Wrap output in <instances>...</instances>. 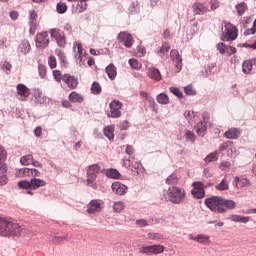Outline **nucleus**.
Listing matches in <instances>:
<instances>
[{"label": "nucleus", "mask_w": 256, "mask_h": 256, "mask_svg": "<svg viewBox=\"0 0 256 256\" xmlns=\"http://www.w3.org/2000/svg\"><path fill=\"white\" fill-rule=\"evenodd\" d=\"M100 171H101V167L98 164L90 165L86 173V176H87L86 185H89L93 189H97V185H95L94 183Z\"/></svg>", "instance_id": "5"}, {"label": "nucleus", "mask_w": 256, "mask_h": 256, "mask_svg": "<svg viewBox=\"0 0 256 256\" xmlns=\"http://www.w3.org/2000/svg\"><path fill=\"white\" fill-rule=\"evenodd\" d=\"M242 71L243 73H245V75H249V73H251V71H253V66L251 64V60H245L242 63Z\"/></svg>", "instance_id": "30"}, {"label": "nucleus", "mask_w": 256, "mask_h": 256, "mask_svg": "<svg viewBox=\"0 0 256 256\" xmlns=\"http://www.w3.org/2000/svg\"><path fill=\"white\" fill-rule=\"evenodd\" d=\"M55 54L57 55V57H59L62 63H67V56L65 55V52L63 50L56 49Z\"/></svg>", "instance_id": "44"}, {"label": "nucleus", "mask_w": 256, "mask_h": 256, "mask_svg": "<svg viewBox=\"0 0 256 256\" xmlns=\"http://www.w3.org/2000/svg\"><path fill=\"white\" fill-rule=\"evenodd\" d=\"M41 95H43V92H41L39 89L34 90V98L39 101V103H45L46 98H41Z\"/></svg>", "instance_id": "49"}, {"label": "nucleus", "mask_w": 256, "mask_h": 256, "mask_svg": "<svg viewBox=\"0 0 256 256\" xmlns=\"http://www.w3.org/2000/svg\"><path fill=\"white\" fill-rule=\"evenodd\" d=\"M19 189H32L31 180H21L18 182Z\"/></svg>", "instance_id": "41"}, {"label": "nucleus", "mask_w": 256, "mask_h": 256, "mask_svg": "<svg viewBox=\"0 0 256 256\" xmlns=\"http://www.w3.org/2000/svg\"><path fill=\"white\" fill-rule=\"evenodd\" d=\"M118 41H120V43H123L124 47H126L127 49H131V47H133V36L127 32H120L118 34Z\"/></svg>", "instance_id": "10"}, {"label": "nucleus", "mask_w": 256, "mask_h": 256, "mask_svg": "<svg viewBox=\"0 0 256 256\" xmlns=\"http://www.w3.org/2000/svg\"><path fill=\"white\" fill-rule=\"evenodd\" d=\"M219 159V152L215 151L210 153L204 158L205 163H213V161H217Z\"/></svg>", "instance_id": "33"}, {"label": "nucleus", "mask_w": 256, "mask_h": 256, "mask_svg": "<svg viewBox=\"0 0 256 256\" xmlns=\"http://www.w3.org/2000/svg\"><path fill=\"white\" fill-rule=\"evenodd\" d=\"M101 91H102V88H101V84H99V82H93L92 85H91V93L93 95H101Z\"/></svg>", "instance_id": "35"}, {"label": "nucleus", "mask_w": 256, "mask_h": 256, "mask_svg": "<svg viewBox=\"0 0 256 256\" xmlns=\"http://www.w3.org/2000/svg\"><path fill=\"white\" fill-rule=\"evenodd\" d=\"M240 136H241V130H239V128H230L224 133V137H226V139L235 140V139H239Z\"/></svg>", "instance_id": "17"}, {"label": "nucleus", "mask_w": 256, "mask_h": 256, "mask_svg": "<svg viewBox=\"0 0 256 256\" xmlns=\"http://www.w3.org/2000/svg\"><path fill=\"white\" fill-rule=\"evenodd\" d=\"M185 137L188 139V141H192V143L195 141V133L192 131H186Z\"/></svg>", "instance_id": "59"}, {"label": "nucleus", "mask_w": 256, "mask_h": 256, "mask_svg": "<svg viewBox=\"0 0 256 256\" xmlns=\"http://www.w3.org/2000/svg\"><path fill=\"white\" fill-rule=\"evenodd\" d=\"M224 31L222 32L221 41H235L237 39V27H235L231 22L223 21Z\"/></svg>", "instance_id": "3"}, {"label": "nucleus", "mask_w": 256, "mask_h": 256, "mask_svg": "<svg viewBox=\"0 0 256 256\" xmlns=\"http://www.w3.org/2000/svg\"><path fill=\"white\" fill-rule=\"evenodd\" d=\"M125 153L126 155H133V153H135V149L133 148V146L127 145Z\"/></svg>", "instance_id": "63"}, {"label": "nucleus", "mask_w": 256, "mask_h": 256, "mask_svg": "<svg viewBox=\"0 0 256 256\" xmlns=\"http://www.w3.org/2000/svg\"><path fill=\"white\" fill-rule=\"evenodd\" d=\"M170 93L176 97H179V99L183 98V92H181V90L177 87H170Z\"/></svg>", "instance_id": "52"}, {"label": "nucleus", "mask_w": 256, "mask_h": 256, "mask_svg": "<svg viewBox=\"0 0 256 256\" xmlns=\"http://www.w3.org/2000/svg\"><path fill=\"white\" fill-rule=\"evenodd\" d=\"M170 57L174 63H176L175 67L177 69V72L181 71L182 65H183V59L179 55V51L177 50H171Z\"/></svg>", "instance_id": "13"}, {"label": "nucleus", "mask_w": 256, "mask_h": 256, "mask_svg": "<svg viewBox=\"0 0 256 256\" xmlns=\"http://www.w3.org/2000/svg\"><path fill=\"white\" fill-rule=\"evenodd\" d=\"M231 145H233L232 141H226L223 142L222 144H220L219 146V151H227V149H229V147H231Z\"/></svg>", "instance_id": "53"}, {"label": "nucleus", "mask_w": 256, "mask_h": 256, "mask_svg": "<svg viewBox=\"0 0 256 256\" xmlns=\"http://www.w3.org/2000/svg\"><path fill=\"white\" fill-rule=\"evenodd\" d=\"M195 241H197V243H207V241H209V236L199 234L197 237H195Z\"/></svg>", "instance_id": "55"}, {"label": "nucleus", "mask_w": 256, "mask_h": 256, "mask_svg": "<svg viewBox=\"0 0 256 256\" xmlns=\"http://www.w3.org/2000/svg\"><path fill=\"white\" fill-rule=\"evenodd\" d=\"M29 15V25H37V12H35V10H31Z\"/></svg>", "instance_id": "42"}, {"label": "nucleus", "mask_w": 256, "mask_h": 256, "mask_svg": "<svg viewBox=\"0 0 256 256\" xmlns=\"http://www.w3.org/2000/svg\"><path fill=\"white\" fill-rule=\"evenodd\" d=\"M18 177H31V168H21L17 172Z\"/></svg>", "instance_id": "39"}, {"label": "nucleus", "mask_w": 256, "mask_h": 256, "mask_svg": "<svg viewBox=\"0 0 256 256\" xmlns=\"http://www.w3.org/2000/svg\"><path fill=\"white\" fill-rule=\"evenodd\" d=\"M111 189L115 195H125L129 188H127V185L121 183V182H114L111 185Z\"/></svg>", "instance_id": "12"}, {"label": "nucleus", "mask_w": 256, "mask_h": 256, "mask_svg": "<svg viewBox=\"0 0 256 256\" xmlns=\"http://www.w3.org/2000/svg\"><path fill=\"white\" fill-rule=\"evenodd\" d=\"M21 165L27 166L33 163V155L28 154L20 158Z\"/></svg>", "instance_id": "34"}, {"label": "nucleus", "mask_w": 256, "mask_h": 256, "mask_svg": "<svg viewBox=\"0 0 256 256\" xmlns=\"http://www.w3.org/2000/svg\"><path fill=\"white\" fill-rule=\"evenodd\" d=\"M139 253L143 255H152L151 253V246H142L139 248Z\"/></svg>", "instance_id": "54"}, {"label": "nucleus", "mask_w": 256, "mask_h": 256, "mask_svg": "<svg viewBox=\"0 0 256 256\" xmlns=\"http://www.w3.org/2000/svg\"><path fill=\"white\" fill-rule=\"evenodd\" d=\"M50 35L53 39H55L58 47L63 48L67 45V38H65V35L59 32V29H55V28L50 29Z\"/></svg>", "instance_id": "8"}, {"label": "nucleus", "mask_w": 256, "mask_h": 256, "mask_svg": "<svg viewBox=\"0 0 256 256\" xmlns=\"http://www.w3.org/2000/svg\"><path fill=\"white\" fill-rule=\"evenodd\" d=\"M168 200L175 205H179L185 199V190L179 187L171 186L167 191Z\"/></svg>", "instance_id": "4"}, {"label": "nucleus", "mask_w": 256, "mask_h": 256, "mask_svg": "<svg viewBox=\"0 0 256 256\" xmlns=\"http://www.w3.org/2000/svg\"><path fill=\"white\" fill-rule=\"evenodd\" d=\"M7 160V151L0 145V163Z\"/></svg>", "instance_id": "56"}, {"label": "nucleus", "mask_w": 256, "mask_h": 256, "mask_svg": "<svg viewBox=\"0 0 256 256\" xmlns=\"http://www.w3.org/2000/svg\"><path fill=\"white\" fill-rule=\"evenodd\" d=\"M23 233V228L17 222L0 217V236L1 237H19Z\"/></svg>", "instance_id": "2"}, {"label": "nucleus", "mask_w": 256, "mask_h": 256, "mask_svg": "<svg viewBox=\"0 0 256 256\" xmlns=\"http://www.w3.org/2000/svg\"><path fill=\"white\" fill-rule=\"evenodd\" d=\"M114 213H121L125 209V202L115 201L112 206Z\"/></svg>", "instance_id": "29"}, {"label": "nucleus", "mask_w": 256, "mask_h": 256, "mask_svg": "<svg viewBox=\"0 0 256 256\" xmlns=\"http://www.w3.org/2000/svg\"><path fill=\"white\" fill-rule=\"evenodd\" d=\"M150 247L152 255H159V253H163L165 251V247L163 245H151Z\"/></svg>", "instance_id": "36"}, {"label": "nucleus", "mask_w": 256, "mask_h": 256, "mask_svg": "<svg viewBox=\"0 0 256 256\" xmlns=\"http://www.w3.org/2000/svg\"><path fill=\"white\" fill-rule=\"evenodd\" d=\"M129 65L130 67H132V69H136V71H139V69H141V63H139V61L135 58H131L129 60Z\"/></svg>", "instance_id": "45"}, {"label": "nucleus", "mask_w": 256, "mask_h": 256, "mask_svg": "<svg viewBox=\"0 0 256 256\" xmlns=\"http://www.w3.org/2000/svg\"><path fill=\"white\" fill-rule=\"evenodd\" d=\"M136 225H138V227H147L149 223H147L145 219H140L136 221Z\"/></svg>", "instance_id": "62"}, {"label": "nucleus", "mask_w": 256, "mask_h": 256, "mask_svg": "<svg viewBox=\"0 0 256 256\" xmlns=\"http://www.w3.org/2000/svg\"><path fill=\"white\" fill-rule=\"evenodd\" d=\"M148 77L153 81H159L161 79V72L155 67L148 68Z\"/></svg>", "instance_id": "19"}, {"label": "nucleus", "mask_w": 256, "mask_h": 256, "mask_svg": "<svg viewBox=\"0 0 256 256\" xmlns=\"http://www.w3.org/2000/svg\"><path fill=\"white\" fill-rule=\"evenodd\" d=\"M38 73L41 79L45 78V75H47V67L43 64L38 65Z\"/></svg>", "instance_id": "48"}, {"label": "nucleus", "mask_w": 256, "mask_h": 256, "mask_svg": "<svg viewBox=\"0 0 256 256\" xmlns=\"http://www.w3.org/2000/svg\"><path fill=\"white\" fill-rule=\"evenodd\" d=\"M48 65L50 69H55V67H57V58H55L53 55L49 56Z\"/></svg>", "instance_id": "51"}, {"label": "nucleus", "mask_w": 256, "mask_h": 256, "mask_svg": "<svg viewBox=\"0 0 256 256\" xmlns=\"http://www.w3.org/2000/svg\"><path fill=\"white\" fill-rule=\"evenodd\" d=\"M205 131H207V122L200 121L197 124L196 133L199 137H205Z\"/></svg>", "instance_id": "27"}, {"label": "nucleus", "mask_w": 256, "mask_h": 256, "mask_svg": "<svg viewBox=\"0 0 256 256\" xmlns=\"http://www.w3.org/2000/svg\"><path fill=\"white\" fill-rule=\"evenodd\" d=\"M63 82L68 85L70 89H76V87L79 85V82L75 76H71L70 74H64Z\"/></svg>", "instance_id": "15"}, {"label": "nucleus", "mask_w": 256, "mask_h": 256, "mask_svg": "<svg viewBox=\"0 0 256 256\" xmlns=\"http://www.w3.org/2000/svg\"><path fill=\"white\" fill-rule=\"evenodd\" d=\"M30 177H41V172L35 168H31Z\"/></svg>", "instance_id": "61"}, {"label": "nucleus", "mask_w": 256, "mask_h": 256, "mask_svg": "<svg viewBox=\"0 0 256 256\" xmlns=\"http://www.w3.org/2000/svg\"><path fill=\"white\" fill-rule=\"evenodd\" d=\"M205 205L214 213H227V209H235L236 203L233 200L221 196H212L205 199Z\"/></svg>", "instance_id": "1"}, {"label": "nucleus", "mask_w": 256, "mask_h": 256, "mask_svg": "<svg viewBox=\"0 0 256 256\" xmlns=\"http://www.w3.org/2000/svg\"><path fill=\"white\" fill-rule=\"evenodd\" d=\"M157 102L160 105H168L169 103V96H167V94L165 93H160L156 96Z\"/></svg>", "instance_id": "32"}, {"label": "nucleus", "mask_w": 256, "mask_h": 256, "mask_svg": "<svg viewBox=\"0 0 256 256\" xmlns=\"http://www.w3.org/2000/svg\"><path fill=\"white\" fill-rule=\"evenodd\" d=\"M17 89V93L18 95L21 96V101H25V99L27 98V96H25V94L27 93V91H29V88H27V86L25 84H18L16 86Z\"/></svg>", "instance_id": "26"}, {"label": "nucleus", "mask_w": 256, "mask_h": 256, "mask_svg": "<svg viewBox=\"0 0 256 256\" xmlns=\"http://www.w3.org/2000/svg\"><path fill=\"white\" fill-rule=\"evenodd\" d=\"M229 49V46H227L225 43L220 42L217 44V50L221 55H224L225 51Z\"/></svg>", "instance_id": "50"}, {"label": "nucleus", "mask_w": 256, "mask_h": 256, "mask_svg": "<svg viewBox=\"0 0 256 256\" xmlns=\"http://www.w3.org/2000/svg\"><path fill=\"white\" fill-rule=\"evenodd\" d=\"M35 43L37 49H45L49 47V33L47 32H41L38 33L35 37Z\"/></svg>", "instance_id": "7"}, {"label": "nucleus", "mask_w": 256, "mask_h": 256, "mask_svg": "<svg viewBox=\"0 0 256 256\" xmlns=\"http://www.w3.org/2000/svg\"><path fill=\"white\" fill-rule=\"evenodd\" d=\"M19 52L22 53V55H27V53L31 52V44L28 40H23L21 44L19 45Z\"/></svg>", "instance_id": "20"}, {"label": "nucleus", "mask_w": 256, "mask_h": 256, "mask_svg": "<svg viewBox=\"0 0 256 256\" xmlns=\"http://www.w3.org/2000/svg\"><path fill=\"white\" fill-rule=\"evenodd\" d=\"M103 133L109 141H113L115 139V127L113 126H106L103 130Z\"/></svg>", "instance_id": "25"}, {"label": "nucleus", "mask_w": 256, "mask_h": 256, "mask_svg": "<svg viewBox=\"0 0 256 256\" xmlns=\"http://www.w3.org/2000/svg\"><path fill=\"white\" fill-rule=\"evenodd\" d=\"M109 107L110 113L108 114V117H111L112 119H119V117H121V108L123 107V103L119 100H112Z\"/></svg>", "instance_id": "6"}, {"label": "nucleus", "mask_w": 256, "mask_h": 256, "mask_svg": "<svg viewBox=\"0 0 256 256\" xmlns=\"http://www.w3.org/2000/svg\"><path fill=\"white\" fill-rule=\"evenodd\" d=\"M150 239H163V236L159 233L149 234Z\"/></svg>", "instance_id": "64"}, {"label": "nucleus", "mask_w": 256, "mask_h": 256, "mask_svg": "<svg viewBox=\"0 0 256 256\" xmlns=\"http://www.w3.org/2000/svg\"><path fill=\"white\" fill-rule=\"evenodd\" d=\"M103 201L101 200H91L88 204L87 213L93 215V213H101L103 207Z\"/></svg>", "instance_id": "11"}, {"label": "nucleus", "mask_w": 256, "mask_h": 256, "mask_svg": "<svg viewBox=\"0 0 256 256\" xmlns=\"http://www.w3.org/2000/svg\"><path fill=\"white\" fill-rule=\"evenodd\" d=\"M215 189L217 191H228V189H229V182L227 181V179L224 178V179H222V181L219 184H217L215 186Z\"/></svg>", "instance_id": "31"}, {"label": "nucleus", "mask_w": 256, "mask_h": 256, "mask_svg": "<svg viewBox=\"0 0 256 256\" xmlns=\"http://www.w3.org/2000/svg\"><path fill=\"white\" fill-rule=\"evenodd\" d=\"M192 9L194 15H205L209 11V8L205 4L199 2L194 3Z\"/></svg>", "instance_id": "16"}, {"label": "nucleus", "mask_w": 256, "mask_h": 256, "mask_svg": "<svg viewBox=\"0 0 256 256\" xmlns=\"http://www.w3.org/2000/svg\"><path fill=\"white\" fill-rule=\"evenodd\" d=\"M140 167H141V163H139L138 161H135V158H132V163L130 167L131 171L133 173H137Z\"/></svg>", "instance_id": "47"}, {"label": "nucleus", "mask_w": 256, "mask_h": 256, "mask_svg": "<svg viewBox=\"0 0 256 256\" xmlns=\"http://www.w3.org/2000/svg\"><path fill=\"white\" fill-rule=\"evenodd\" d=\"M120 131H127L129 129V121L124 120L119 124Z\"/></svg>", "instance_id": "58"}, {"label": "nucleus", "mask_w": 256, "mask_h": 256, "mask_svg": "<svg viewBox=\"0 0 256 256\" xmlns=\"http://www.w3.org/2000/svg\"><path fill=\"white\" fill-rule=\"evenodd\" d=\"M191 193L196 199H203L205 197V184L203 182H194Z\"/></svg>", "instance_id": "9"}, {"label": "nucleus", "mask_w": 256, "mask_h": 256, "mask_svg": "<svg viewBox=\"0 0 256 256\" xmlns=\"http://www.w3.org/2000/svg\"><path fill=\"white\" fill-rule=\"evenodd\" d=\"M167 185H177L179 183V178L177 177V174H171L166 179Z\"/></svg>", "instance_id": "38"}, {"label": "nucleus", "mask_w": 256, "mask_h": 256, "mask_svg": "<svg viewBox=\"0 0 256 256\" xmlns=\"http://www.w3.org/2000/svg\"><path fill=\"white\" fill-rule=\"evenodd\" d=\"M85 11H87V2L78 1L75 8V13H83Z\"/></svg>", "instance_id": "37"}, {"label": "nucleus", "mask_w": 256, "mask_h": 256, "mask_svg": "<svg viewBox=\"0 0 256 256\" xmlns=\"http://www.w3.org/2000/svg\"><path fill=\"white\" fill-rule=\"evenodd\" d=\"M0 175H7V164L0 162Z\"/></svg>", "instance_id": "60"}, {"label": "nucleus", "mask_w": 256, "mask_h": 256, "mask_svg": "<svg viewBox=\"0 0 256 256\" xmlns=\"http://www.w3.org/2000/svg\"><path fill=\"white\" fill-rule=\"evenodd\" d=\"M108 78L113 81L115 79V77H117V68H115V65L110 64L106 67L105 69Z\"/></svg>", "instance_id": "24"}, {"label": "nucleus", "mask_w": 256, "mask_h": 256, "mask_svg": "<svg viewBox=\"0 0 256 256\" xmlns=\"http://www.w3.org/2000/svg\"><path fill=\"white\" fill-rule=\"evenodd\" d=\"M184 92L186 95H197V90H195L191 84L184 87Z\"/></svg>", "instance_id": "46"}, {"label": "nucleus", "mask_w": 256, "mask_h": 256, "mask_svg": "<svg viewBox=\"0 0 256 256\" xmlns=\"http://www.w3.org/2000/svg\"><path fill=\"white\" fill-rule=\"evenodd\" d=\"M229 221H233L234 223H249L251 221V217L249 216H241L237 214H233L228 217Z\"/></svg>", "instance_id": "18"}, {"label": "nucleus", "mask_w": 256, "mask_h": 256, "mask_svg": "<svg viewBox=\"0 0 256 256\" xmlns=\"http://www.w3.org/2000/svg\"><path fill=\"white\" fill-rule=\"evenodd\" d=\"M69 99L72 103H83V95L77 93V92H71L69 94Z\"/></svg>", "instance_id": "28"}, {"label": "nucleus", "mask_w": 256, "mask_h": 256, "mask_svg": "<svg viewBox=\"0 0 256 256\" xmlns=\"http://www.w3.org/2000/svg\"><path fill=\"white\" fill-rule=\"evenodd\" d=\"M105 175L109 179H121V173L115 168H109L105 170Z\"/></svg>", "instance_id": "22"}, {"label": "nucleus", "mask_w": 256, "mask_h": 256, "mask_svg": "<svg viewBox=\"0 0 256 256\" xmlns=\"http://www.w3.org/2000/svg\"><path fill=\"white\" fill-rule=\"evenodd\" d=\"M235 9H236L238 17H243V15H245V11H247V9H249V7L247 6V4L245 2H240L235 5Z\"/></svg>", "instance_id": "23"}, {"label": "nucleus", "mask_w": 256, "mask_h": 256, "mask_svg": "<svg viewBox=\"0 0 256 256\" xmlns=\"http://www.w3.org/2000/svg\"><path fill=\"white\" fill-rule=\"evenodd\" d=\"M233 185L236 189H242V187H249V185H251V181L245 177L236 176L233 180Z\"/></svg>", "instance_id": "14"}, {"label": "nucleus", "mask_w": 256, "mask_h": 256, "mask_svg": "<svg viewBox=\"0 0 256 256\" xmlns=\"http://www.w3.org/2000/svg\"><path fill=\"white\" fill-rule=\"evenodd\" d=\"M52 75L57 83H61L65 77V75H63L60 70H53Z\"/></svg>", "instance_id": "43"}, {"label": "nucleus", "mask_w": 256, "mask_h": 256, "mask_svg": "<svg viewBox=\"0 0 256 256\" xmlns=\"http://www.w3.org/2000/svg\"><path fill=\"white\" fill-rule=\"evenodd\" d=\"M57 13L63 15V13H67V4L65 2H59L56 6Z\"/></svg>", "instance_id": "40"}, {"label": "nucleus", "mask_w": 256, "mask_h": 256, "mask_svg": "<svg viewBox=\"0 0 256 256\" xmlns=\"http://www.w3.org/2000/svg\"><path fill=\"white\" fill-rule=\"evenodd\" d=\"M30 183L32 189L34 190L39 189V187H45V185H47V182L40 178H32L30 179Z\"/></svg>", "instance_id": "21"}, {"label": "nucleus", "mask_w": 256, "mask_h": 256, "mask_svg": "<svg viewBox=\"0 0 256 256\" xmlns=\"http://www.w3.org/2000/svg\"><path fill=\"white\" fill-rule=\"evenodd\" d=\"M169 49H171V46L169 45V43H164L162 44L158 53H163V54L168 53Z\"/></svg>", "instance_id": "57"}]
</instances>
